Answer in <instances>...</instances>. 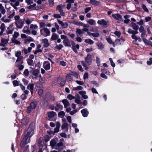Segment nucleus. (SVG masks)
<instances>
[{"label": "nucleus", "instance_id": "nucleus-1", "mask_svg": "<svg viewBox=\"0 0 152 152\" xmlns=\"http://www.w3.org/2000/svg\"><path fill=\"white\" fill-rule=\"evenodd\" d=\"M34 128L35 124L32 122L25 132L23 137L20 143V145L21 148H24L26 144L30 142V138L34 134Z\"/></svg>", "mask_w": 152, "mask_h": 152}, {"label": "nucleus", "instance_id": "nucleus-2", "mask_svg": "<svg viewBox=\"0 0 152 152\" xmlns=\"http://www.w3.org/2000/svg\"><path fill=\"white\" fill-rule=\"evenodd\" d=\"M76 32L77 37L76 38V40L78 42H81L82 41V39L80 37L78 36L82 34H83L84 33V32L82 31L80 29L77 28L76 29Z\"/></svg>", "mask_w": 152, "mask_h": 152}, {"label": "nucleus", "instance_id": "nucleus-3", "mask_svg": "<svg viewBox=\"0 0 152 152\" xmlns=\"http://www.w3.org/2000/svg\"><path fill=\"white\" fill-rule=\"evenodd\" d=\"M85 63L88 65H90L92 63V57L90 53H88L87 56L85 58Z\"/></svg>", "mask_w": 152, "mask_h": 152}, {"label": "nucleus", "instance_id": "nucleus-4", "mask_svg": "<svg viewBox=\"0 0 152 152\" xmlns=\"http://www.w3.org/2000/svg\"><path fill=\"white\" fill-rule=\"evenodd\" d=\"M30 68L31 69V70H30V73H31L32 75L35 76V77L34 78L32 77V78L33 79L36 78L37 77L39 70L38 69H36L34 70V69L31 67H30Z\"/></svg>", "mask_w": 152, "mask_h": 152}, {"label": "nucleus", "instance_id": "nucleus-5", "mask_svg": "<svg viewBox=\"0 0 152 152\" xmlns=\"http://www.w3.org/2000/svg\"><path fill=\"white\" fill-rule=\"evenodd\" d=\"M43 67L46 70L50 69V64L48 61H45L43 64Z\"/></svg>", "mask_w": 152, "mask_h": 152}, {"label": "nucleus", "instance_id": "nucleus-6", "mask_svg": "<svg viewBox=\"0 0 152 152\" xmlns=\"http://www.w3.org/2000/svg\"><path fill=\"white\" fill-rule=\"evenodd\" d=\"M112 17L115 20H118L120 21H122L123 20L121 15L119 14H112Z\"/></svg>", "mask_w": 152, "mask_h": 152}, {"label": "nucleus", "instance_id": "nucleus-7", "mask_svg": "<svg viewBox=\"0 0 152 152\" xmlns=\"http://www.w3.org/2000/svg\"><path fill=\"white\" fill-rule=\"evenodd\" d=\"M15 23L16 26L18 28L21 29L23 27V25L24 24V22L21 20H19L18 21V23L19 25H18V23L17 21L15 22Z\"/></svg>", "mask_w": 152, "mask_h": 152}, {"label": "nucleus", "instance_id": "nucleus-8", "mask_svg": "<svg viewBox=\"0 0 152 152\" xmlns=\"http://www.w3.org/2000/svg\"><path fill=\"white\" fill-rule=\"evenodd\" d=\"M58 23L61 26L62 28H67L68 25V23L67 22H65L64 23L63 21L59 20H57Z\"/></svg>", "mask_w": 152, "mask_h": 152}, {"label": "nucleus", "instance_id": "nucleus-9", "mask_svg": "<svg viewBox=\"0 0 152 152\" xmlns=\"http://www.w3.org/2000/svg\"><path fill=\"white\" fill-rule=\"evenodd\" d=\"M97 23L100 25H102L104 27H107V23L106 21L104 19H102L101 20H98L97 21Z\"/></svg>", "mask_w": 152, "mask_h": 152}, {"label": "nucleus", "instance_id": "nucleus-10", "mask_svg": "<svg viewBox=\"0 0 152 152\" xmlns=\"http://www.w3.org/2000/svg\"><path fill=\"white\" fill-rule=\"evenodd\" d=\"M42 42L44 44L43 46L45 48H47L49 46L50 44L48 40L46 38L42 39Z\"/></svg>", "mask_w": 152, "mask_h": 152}, {"label": "nucleus", "instance_id": "nucleus-11", "mask_svg": "<svg viewBox=\"0 0 152 152\" xmlns=\"http://www.w3.org/2000/svg\"><path fill=\"white\" fill-rule=\"evenodd\" d=\"M82 115L84 117H86L89 114V112L86 108L84 109L81 111Z\"/></svg>", "mask_w": 152, "mask_h": 152}, {"label": "nucleus", "instance_id": "nucleus-12", "mask_svg": "<svg viewBox=\"0 0 152 152\" xmlns=\"http://www.w3.org/2000/svg\"><path fill=\"white\" fill-rule=\"evenodd\" d=\"M63 42L65 46L68 47H71L70 41L67 38L65 39H64L63 41Z\"/></svg>", "mask_w": 152, "mask_h": 152}, {"label": "nucleus", "instance_id": "nucleus-13", "mask_svg": "<svg viewBox=\"0 0 152 152\" xmlns=\"http://www.w3.org/2000/svg\"><path fill=\"white\" fill-rule=\"evenodd\" d=\"M37 105V102L36 101H33L31 102L30 106L32 109H34Z\"/></svg>", "mask_w": 152, "mask_h": 152}, {"label": "nucleus", "instance_id": "nucleus-14", "mask_svg": "<svg viewBox=\"0 0 152 152\" xmlns=\"http://www.w3.org/2000/svg\"><path fill=\"white\" fill-rule=\"evenodd\" d=\"M90 3L94 6H98L100 5V2L95 0H90Z\"/></svg>", "mask_w": 152, "mask_h": 152}, {"label": "nucleus", "instance_id": "nucleus-15", "mask_svg": "<svg viewBox=\"0 0 152 152\" xmlns=\"http://www.w3.org/2000/svg\"><path fill=\"white\" fill-rule=\"evenodd\" d=\"M71 45L72 46V50L75 53L77 54L78 53V52L76 49L75 48V43L73 41H71Z\"/></svg>", "mask_w": 152, "mask_h": 152}, {"label": "nucleus", "instance_id": "nucleus-16", "mask_svg": "<svg viewBox=\"0 0 152 152\" xmlns=\"http://www.w3.org/2000/svg\"><path fill=\"white\" fill-rule=\"evenodd\" d=\"M62 102L63 103L64 107L66 108L70 105L69 102L67 99H64L62 100Z\"/></svg>", "mask_w": 152, "mask_h": 152}, {"label": "nucleus", "instance_id": "nucleus-17", "mask_svg": "<svg viewBox=\"0 0 152 152\" xmlns=\"http://www.w3.org/2000/svg\"><path fill=\"white\" fill-rule=\"evenodd\" d=\"M43 30H44V32L46 34V35L44 34V36L46 37L47 36L50 35V31L48 28H43Z\"/></svg>", "mask_w": 152, "mask_h": 152}, {"label": "nucleus", "instance_id": "nucleus-18", "mask_svg": "<svg viewBox=\"0 0 152 152\" xmlns=\"http://www.w3.org/2000/svg\"><path fill=\"white\" fill-rule=\"evenodd\" d=\"M48 117L49 118L53 117L55 115H56V113L54 111H50L48 112Z\"/></svg>", "mask_w": 152, "mask_h": 152}, {"label": "nucleus", "instance_id": "nucleus-19", "mask_svg": "<svg viewBox=\"0 0 152 152\" xmlns=\"http://www.w3.org/2000/svg\"><path fill=\"white\" fill-rule=\"evenodd\" d=\"M58 38V36L56 33H53L52 35L51 38V40H57Z\"/></svg>", "mask_w": 152, "mask_h": 152}, {"label": "nucleus", "instance_id": "nucleus-20", "mask_svg": "<svg viewBox=\"0 0 152 152\" xmlns=\"http://www.w3.org/2000/svg\"><path fill=\"white\" fill-rule=\"evenodd\" d=\"M57 143L55 140L52 139L50 142V144L51 147L53 148L55 146L56 147Z\"/></svg>", "mask_w": 152, "mask_h": 152}, {"label": "nucleus", "instance_id": "nucleus-21", "mask_svg": "<svg viewBox=\"0 0 152 152\" xmlns=\"http://www.w3.org/2000/svg\"><path fill=\"white\" fill-rule=\"evenodd\" d=\"M63 109V106L61 104H57L56 107L55 108V110L56 111H57L58 110H62Z\"/></svg>", "mask_w": 152, "mask_h": 152}, {"label": "nucleus", "instance_id": "nucleus-22", "mask_svg": "<svg viewBox=\"0 0 152 152\" xmlns=\"http://www.w3.org/2000/svg\"><path fill=\"white\" fill-rule=\"evenodd\" d=\"M8 39H5L3 38H1V42L4 45L7 44L9 40V36H8Z\"/></svg>", "mask_w": 152, "mask_h": 152}, {"label": "nucleus", "instance_id": "nucleus-23", "mask_svg": "<svg viewBox=\"0 0 152 152\" xmlns=\"http://www.w3.org/2000/svg\"><path fill=\"white\" fill-rule=\"evenodd\" d=\"M132 26L133 29L135 30H137L139 29V27L136 24L134 23H132Z\"/></svg>", "mask_w": 152, "mask_h": 152}, {"label": "nucleus", "instance_id": "nucleus-24", "mask_svg": "<svg viewBox=\"0 0 152 152\" xmlns=\"http://www.w3.org/2000/svg\"><path fill=\"white\" fill-rule=\"evenodd\" d=\"M85 42L90 45H93L94 43V41L90 39H86L85 40Z\"/></svg>", "mask_w": 152, "mask_h": 152}, {"label": "nucleus", "instance_id": "nucleus-25", "mask_svg": "<svg viewBox=\"0 0 152 152\" xmlns=\"http://www.w3.org/2000/svg\"><path fill=\"white\" fill-rule=\"evenodd\" d=\"M34 40L33 38H32L31 37H28V38L24 40V42L25 44H26L27 43V42H28V43L30 42H34Z\"/></svg>", "mask_w": 152, "mask_h": 152}, {"label": "nucleus", "instance_id": "nucleus-26", "mask_svg": "<svg viewBox=\"0 0 152 152\" xmlns=\"http://www.w3.org/2000/svg\"><path fill=\"white\" fill-rule=\"evenodd\" d=\"M63 143L62 142H60L59 143H58L56 144L55 149H59L61 147H63Z\"/></svg>", "mask_w": 152, "mask_h": 152}, {"label": "nucleus", "instance_id": "nucleus-27", "mask_svg": "<svg viewBox=\"0 0 152 152\" xmlns=\"http://www.w3.org/2000/svg\"><path fill=\"white\" fill-rule=\"evenodd\" d=\"M38 142V146L39 147H43V146H44L47 145L46 143L44 144V143H43L42 144V141L40 140L39 139Z\"/></svg>", "mask_w": 152, "mask_h": 152}, {"label": "nucleus", "instance_id": "nucleus-28", "mask_svg": "<svg viewBox=\"0 0 152 152\" xmlns=\"http://www.w3.org/2000/svg\"><path fill=\"white\" fill-rule=\"evenodd\" d=\"M87 22L90 25H95L96 23L95 21L93 19H90L87 21Z\"/></svg>", "mask_w": 152, "mask_h": 152}, {"label": "nucleus", "instance_id": "nucleus-29", "mask_svg": "<svg viewBox=\"0 0 152 152\" xmlns=\"http://www.w3.org/2000/svg\"><path fill=\"white\" fill-rule=\"evenodd\" d=\"M66 78L69 81H71L72 80V78L71 74L69 73L67 74L66 76Z\"/></svg>", "mask_w": 152, "mask_h": 152}, {"label": "nucleus", "instance_id": "nucleus-30", "mask_svg": "<svg viewBox=\"0 0 152 152\" xmlns=\"http://www.w3.org/2000/svg\"><path fill=\"white\" fill-rule=\"evenodd\" d=\"M83 89V87L82 86H78L77 87H74L72 88V90L75 91H77L79 90H82Z\"/></svg>", "mask_w": 152, "mask_h": 152}, {"label": "nucleus", "instance_id": "nucleus-31", "mask_svg": "<svg viewBox=\"0 0 152 152\" xmlns=\"http://www.w3.org/2000/svg\"><path fill=\"white\" fill-rule=\"evenodd\" d=\"M11 41L13 43L17 45H19L20 44V42L17 40L16 39H14L13 38H12L11 39Z\"/></svg>", "mask_w": 152, "mask_h": 152}, {"label": "nucleus", "instance_id": "nucleus-32", "mask_svg": "<svg viewBox=\"0 0 152 152\" xmlns=\"http://www.w3.org/2000/svg\"><path fill=\"white\" fill-rule=\"evenodd\" d=\"M34 85L33 83L29 84L27 86V89L32 91L34 90Z\"/></svg>", "mask_w": 152, "mask_h": 152}, {"label": "nucleus", "instance_id": "nucleus-33", "mask_svg": "<svg viewBox=\"0 0 152 152\" xmlns=\"http://www.w3.org/2000/svg\"><path fill=\"white\" fill-rule=\"evenodd\" d=\"M68 124L66 122L63 124L61 125V128L62 129H64L68 127Z\"/></svg>", "mask_w": 152, "mask_h": 152}, {"label": "nucleus", "instance_id": "nucleus-34", "mask_svg": "<svg viewBox=\"0 0 152 152\" xmlns=\"http://www.w3.org/2000/svg\"><path fill=\"white\" fill-rule=\"evenodd\" d=\"M64 46L63 45L60 44L59 45H57L55 47H54V49L55 50L56 49L58 50H60Z\"/></svg>", "mask_w": 152, "mask_h": 152}, {"label": "nucleus", "instance_id": "nucleus-35", "mask_svg": "<svg viewBox=\"0 0 152 152\" xmlns=\"http://www.w3.org/2000/svg\"><path fill=\"white\" fill-rule=\"evenodd\" d=\"M101 72H102V73L105 74L107 75L108 74V73H110L107 69L104 68L101 69Z\"/></svg>", "mask_w": 152, "mask_h": 152}, {"label": "nucleus", "instance_id": "nucleus-36", "mask_svg": "<svg viewBox=\"0 0 152 152\" xmlns=\"http://www.w3.org/2000/svg\"><path fill=\"white\" fill-rule=\"evenodd\" d=\"M73 24L77 26H83L84 24L81 22L74 21Z\"/></svg>", "mask_w": 152, "mask_h": 152}, {"label": "nucleus", "instance_id": "nucleus-37", "mask_svg": "<svg viewBox=\"0 0 152 152\" xmlns=\"http://www.w3.org/2000/svg\"><path fill=\"white\" fill-rule=\"evenodd\" d=\"M97 45L99 49H102L104 48V45L101 42L98 43Z\"/></svg>", "mask_w": 152, "mask_h": 152}, {"label": "nucleus", "instance_id": "nucleus-38", "mask_svg": "<svg viewBox=\"0 0 152 152\" xmlns=\"http://www.w3.org/2000/svg\"><path fill=\"white\" fill-rule=\"evenodd\" d=\"M81 62L83 66L85 67L86 70H87L88 69V66L89 65H88L87 64L85 63V62L83 61H82Z\"/></svg>", "mask_w": 152, "mask_h": 152}, {"label": "nucleus", "instance_id": "nucleus-39", "mask_svg": "<svg viewBox=\"0 0 152 152\" xmlns=\"http://www.w3.org/2000/svg\"><path fill=\"white\" fill-rule=\"evenodd\" d=\"M47 147V145L43 146V147H40L39 148L38 152H43V150L45 149Z\"/></svg>", "mask_w": 152, "mask_h": 152}, {"label": "nucleus", "instance_id": "nucleus-40", "mask_svg": "<svg viewBox=\"0 0 152 152\" xmlns=\"http://www.w3.org/2000/svg\"><path fill=\"white\" fill-rule=\"evenodd\" d=\"M19 35V33L18 32L15 31L14 32V34L12 36L13 37L12 38H13L14 39H16L17 37Z\"/></svg>", "mask_w": 152, "mask_h": 152}, {"label": "nucleus", "instance_id": "nucleus-41", "mask_svg": "<svg viewBox=\"0 0 152 152\" xmlns=\"http://www.w3.org/2000/svg\"><path fill=\"white\" fill-rule=\"evenodd\" d=\"M78 95V98H76V99H75V102L77 104H80L81 103V101L80 100V96H79V95Z\"/></svg>", "mask_w": 152, "mask_h": 152}, {"label": "nucleus", "instance_id": "nucleus-42", "mask_svg": "<svg viewBox=\"0 0 152 152\" xmlns=\"http://www.w3.org/2000/svg\"><path fill=\"white\" fill-rule=\"evenodd\" d=\"M65 115V113L63 111H61L59 112L58 113V116L61 117V116L63 117Z\"/></svg>", "mask_w": 152, "mask_h": 152}, {"label": "nucleus", "instance_id": "nucleus-43", "mask_svg": "<svg viewBox=\"0 0 152 152\" xmlns=\"http://www.w3.org/2000/svg\"><path fill=\"white\" fill-rule=\"evenodd\" d=\"M37 93L39 96H42L43 95V90L42 89H39L38 90Z\"/></svg>", "mask_w": 152, "mask_h": 152}, {"label": "nucleus", "instance_id": "nucleus-44", "mask_svg": "<svg viewBox=\"0 0 152 152\" xmlns=\"http://www.w3.org/2000/svg\"><path fill=\"white\" fill-rule=\"evenodd\" d=\"M50 137L49 136L47 135H45L44 136V140L46 142L50 140Z\"/></svg>", "mask_w": 152, "mask_h": 152}, {"label": "nucleus", "instance_id": "nucleus-45", "mask_svg": "<svg viewBox=\"0 0 152 152\" xmlns=\"http://www.w3.org/2000/svg\"><path fill=\"white\" fill-rule=\"evenodd\" d=\"M47 133L50 136V137H52L54 134L55 133L53 132V131H51L50 130L49 131H48Z\"/></svg>", "mask_w": 152, "mask_h": 152}, {"label": "nucleus", "instance_id": "nucleus-46", "mask_svg": "<svg viewBox=\"0 0 152 152\" xmlns=\"http://www.w3.org/2000/svg\"><path fill=\"white\" fill-rule=\"evenodd\" d=\"M30 28L32 29H37L38 28V26L36 24L34 25L32 24L30 25Z\"/></svg>", "mask_w": 152, "mask_h": 152}, {"label": "nucleus", "instance_id": "nucleus-47", "mask_svg": "<svg viewBox=\"0 0 152 152\" xmlns=\"http://www.w3.org/2000/svg\"><path fill=\"white\" fill-rule=\"evenodd\" d=\"M61 82L60 83V85L62 87L64 86L66 83V81L64 80V79L62 78L61 79Z\"/></svg>", "mask_w": 152, "mask_h": 152}, {"label": "nucleus", "instance_id": "nucleus-48", "mask_svg": "<svg viewBox=\"0 0 152 152\" xmlns=\"http://www.w3.org/2000/svg\"><path fill=\"white\" fill-rule=\"evenodd\" d=\"M54 0H49L48 2L49 4V6L50 7H53L54 4Z\"/></svg>", "mask_w": 152, "mask_h": 152}, {"label": "nucleus", "instance_id": "nucleus-49", "mask_svg": "<svg viewBox=\"0 0 152 152\" xmlns=\"http://www.w3.org/2000/svg\"><path fill=\"white\" fill-rule=\"evenodd\" d=\"M71 75H73L74 77L76 78H77L78 77V74L75 71H72L71 72Z\"/></svg>", "mask_w": 152, "mask_h": 152}, {"label": "nucleus", "instance_id": "nucleus-50", "mask_svg": "<svg viewBox=\"0 0 152 152\" xmlns=\"http://www.w3.org/2000/svg\"><path fill=\"white\" fill-rule=\"evenodd\" d=\"M75 97L71 94H69L67 96V98L70 100H72L75 98Z\"/></svg>", "mask_w": 152, "mask_h": 152}, {"label": "nucleus", "instance_id": "nucleus-51", "mask_svg": "<svg viewBox=\"0 0 152 152\" xmlns=\"http://www.w3.org/2000/svg\"><path fill=\"white\" fill-rule=\"evenodd\" d=\"M29 71L28 69H25L24 71L23 74L25 76H28L29 74Z\"/></svg>", "mask_w": 152, "mask_h": 152}, {"label": "nucleus", "instance_id": "nucleus-52", "mask_svg": "<svg viewBox=\"0 0 152 152\" xmlns=\"http://www.w3.org/2000/svg\"><path fill=\"white\" fill-rule=\"evenodd\" d=\"M31 107L30 106H28L27 107V109L26 110V112L28 114H29L31 112L32 110Z\"/></svg>", "mask_w": 152, "mask_h": 152}, {"label": "nucleus", "instance_id": "nucleus-53", "mask_svg": "<svg viewBox=\"0 0 152 152\" xmlns=\"http://www.w3.org/2000/svg\"><path fill=\"white\" fill-rule=\"evenodd\" d=\"M13 84L14 86H17L19 85L18 81L17 80H14L13 81Z\"/></svg>", "mask_w": 152, "mask_h": 152}, {"label": "nucleus", "instance_id": "nucleus-54", "mask_svg": "<svg viewBox=\"0 0 152 152\" xmlns=\"http://www.w3.org/2000/svg\"><path fill=\"white\" fill-rule=\"evenodd\" d=\"M27 63L28 64L29 66H31L33 63V60L30 59H27Z\"/></svg>", "mask_w": 152, "mask_h": 152}, {"label": "nucleus", "instance_id": "nucleus-55", "mask_svg": "<svg viewBox=\"0 0 152 152\" xmlns=\"http://www.w3.org/2000/svg\"><path fill=\"white\" fill-rule=\"evenodd\" d=\"M114 42L116 45H120L121 44V41L119 39H116Z\"/></svg>", "mask_w": 152, "mask_h": 152}, {"label": "nucleus", "instance_id": "nucleus-56", "mask_svg": "<svg viewBox=\"0 0 152 152\" xmlns=\"http://www.w3.org/2000/svg\"><path fill=\"white\" fill-rule=\"evenodd\" d=\"M109 60L110 61L111 66L113 67H115V63L113 62L112 58H109Z\"/></svg>", "mask_w": 152, "mask_h": 152}, {"label": "nucleus", "instance_id": "nucleus-57", "mask_svg": "<svg viewBox=\"0 0 152 152\" xmlns=\"http://www.w3.org/2000/svg\"><path fill=\"white\" fill-rule=\"evenodd\" d=\"M67 35L70 36L72 38H74L75 36V35L74 34L71 32H69L67 34Z\"/></svg>", "mask_w": 152, "mask_h": 152}, {"label": "nucleus", "instance_id": "nucleus-58", "mask_svg": "<svg viewBox=\"0 0 152 152\" xmlns=\"http://www.w3.org/2000/svg\"><path fill=\"white\" fill-rule=\"evenodd\" d=\"M114 34L117 36V37L118 38H119L121 34V32L119 31H115Z\"/></svg>", "mask_w": 152, "mask_h": 152}, {"label": "nucleus", "instance_id": "nucleus-59", "mask_svg": "<svg viewBox=\"0 0 152 152\" xmlns=\"http://www.w3.org/2000/svg\"><path fill=\"white\" fill-rule=\"evenodd\" d=\"M142 9L146 12H148V10L146 7V6L144 4H143L142 5Z\"/></svg>", "mask_w": 152, "mask_h": 152}, {"label": "nucleus", "instance_id": "nucleus-60", "mask_svg": "<svg viewBox=\"0 0 152 152\" xmlns=\"http://www.w3.org/2000/svg\"><path fill=\"white\" fill-rule=\"evenodd\" d=\"M99 36V34L98 32L92 33V36L94 37H97Z\"/></svg>", "mask_w": 152, "mask_h": 152}, {"label": "nucleus", "instance_id": "nucleus-61", "mask_svg": "<svg viewBox=\"0 0 152 152\" xmlns=\"http://www.w3.org/2000/svg\"><path fill=\"white\" fill-rule=\"evenodd\" d=\"M139 31L140 32H144L145 30L144 29V27L142 26H141L139 28Z\"/></svg>", "mask_w": 152, "mask_h": 152}, {"label": "nucleus", "instance_id": "nucleus-62", "mask_svg": "<svg viewBox=\"0 0 152 152\" xmlns=\"http://www.w3.org/2000/svg\"><path fill=\"white\" fill-rule=\"evenodd\" d=\"M22 123L24 125H26L28 124V122L26 121V119L25 118H23L22 121Z\"/></svg>", "mask_w": 152, "mask_h": 152}, {"label": "nucleus", "instance_id": "nucleus-63", "mask_svg": "<svg viewBox=\"0 0 152 152\" xmlns=\"http://www.w3.org/2000/svg\"><path fill=\"white\" fill-rule=\"evenodd\" d=\"M22 81L24 85H27L28 83V81L24 78L23 79Z\"/></svg>", "mask_w": 152, "mask_h": 152}, {"label": "nucleus", "instance_id": "nucleus-64", "mask_svg": "<svg viewBox=\"0 0 152 152\" xmlns=\"http://www.w3.org/2000/svg\"><path fill=\"white\" fill-rule=\"evenodd\" d=\"M23 152H29V145H27L25 147Z\"/></svg>", "mask_w": 152, "mask_h": 152}]
</instances>
